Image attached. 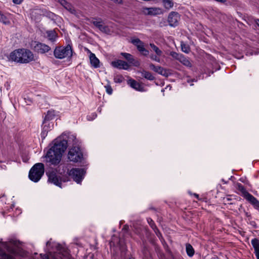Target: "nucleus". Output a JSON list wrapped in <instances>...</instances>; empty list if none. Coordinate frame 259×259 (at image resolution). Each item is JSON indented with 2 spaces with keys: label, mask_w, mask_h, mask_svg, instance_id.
<instances>
[{
  "label": "nucleus",
  "mask_w": 259,
  "mask_h": 259,
  "mask_svg": "<svg viewBox=\"0 0 259 259\" xmlns=\"http://www.w3.org/2000/svg\"><path fill=\"white\" fill-rule=\"evenodd\" d=\"M67 147V142L63 140L57 141L54 145L48 151L45 158L46 162L49 165L58 164L62 158V153Z\"/></svg>",
  "instance_id": "f257e3e1"
},
{
  "label": "nucleus",
  "mask_w": 259,
  "mask_h": 259,
  "mask_svg": "<svg viewBox=\"0 0 259 259\" xmlns=\"http://www.w3.org/2000/svg\"><path fill=\"white\" fill-rule=\"evenodd\" d=\"M9 59L17 63L24 64L34 60L32 52L29 50L25 49H17L12 52L10 54Z\"/></svg>",
  "instance_id": "f03ea898"
},
{
  "label": "nucleus",
  "mask_w": 259,
  "mask_h": 259,
  "mask_svg": "<svg viewBox=\"0 0 259 259\" xmlns=\"http://www.w3.org/2000/svg\"><path fill=\"white\" fill-rule=\"evenodd\" d=\"M44 171V164L42 163H36L30 169L29 178L32 181L37 182L43 176Z\"/></svg>",
  "instance_id": "7ed1b4c3"
},
{
  "label": "nucleus",
  "mask_w": 259,
  "mask_h": 259,
  "mask_svg": "<svg viewBox=\"0 0 259 259\" xmlns=\"http://www.w3.org/2000/svg\"><path fill=\"white\" fill-rule=\"evenodd\" d=\"M72 47L69 44L65 47H56L54 51V55L55 58L59 59L71 58L72 56Z\"/></svg>",
  "instance_id": "20e7f679"
},
{
  "label": "nucleus",
  "mask_w": 259,
  "mask_h": 259,
  "mask_svg": "<svg viewBox=\"0 0 259 259\" xmlns=\"http://www.w3.org/2000/svg\"><path fill=\"white\" fill-rule=\"evenodd\" d=\"M52 247H55L57 252L53 253L51 251H49V255L40 254L42 259H50V257L52 258L62 259V255H64L66 253V249L60 244L54 243Z\"/></svg>",
  "instance_id": "39448f33"
},
{
  "label": "nucleus",
  "mask_w": 259,
  "mask_h": 259,
  "mask_svg": "<svg viewBox=\"0 0 259 259\" xmlns=\"http://www.w3.org/2000/svg\"><path fill=\"white\" fill-rule=\"evenodd\" d=\"M85 171L83 168H73L69 170L67 169V174L68 176L65 177H70L77 183L79 184L83 180Z\"/></svg>",
  "instance_id": "423d86ee"
},
{
  "label": "nucleus",
  "mask_w": 259,
  "mask_h": 259,
  "mask_svg": "<svg viewBox=\"0 0 259 259\" xmlns=\"http://www.w3.org/2000/svg\"><path fill=\"white\" fill-rule=\"evenodd\" d=\"M68 157L71 161L80 162L83 158V154L79 147L73 146L69 150Z\"/></svg>",
  "instance_id": "0eeeda50"
},
{
  "label": "nucleus",
  "mask_w": 259,
  "mask_h": 259,
  "mask_svg": "<svg viewBox=\"0 0 259 259\" xmlns=\"http://www.w3.org/2000/svg\"><path fill=\"white\" fill-rule=\"evenodd\" d=\"M69 181H70V178L68 177L63 176L60 178L54 171L49 172L48 174V181L60 187H61L62 182H66Z\"/></svg>",
  "instance_id": "6e6552de"
},
{
  "label": "nucleus",
  "mask_w": 259,
  "mask_h": 259,
  "mask_svg": "<svg viewBox=\"0 0 259 259\" xmlns=\"http://www.w3.org/2000/svg\"><path fill=\"white\" fill-rule=\"evenodd\" d=\"M31 47L35 52L40 54H45L51 50L50 46L37 41H32Z\"/></svg>",
  "instance_id": "1a4fd4ad"
},
{
  "label": "nucleus",
  "mask_w": 259,
  "mask_h": 259,
  "mask_svg": "<svg viewBox=\"0 0 259 259\" xmlns=\"http://www.w3.org/2000/svg\"><path fill=\"white\" fill-rule=\"evenodd\" d=\"M150 51L153 52L155 53V55L153 54H150V58L156 62H160V57L161 56L162 54V52L156 46H155L153 44H150Z\"/></svg>",
  "instance_id": "9d476101"
},
{
  "label": "nucleus",
  "mask_w": 259,
  "mask_h": 259,
  "mask_svg": "<svg viewBox=\"0 0 259 259\" xmlns=\"http://www.w3.org/2000/svg\"><path fill=\"white\" fill-rule=\"evenodd\" d=\"M120 54L127 61L128 64L130 65V66H138L140 65V63L138 60L136 59L131 54L126 53H121Z\"/></svg>",
  "instance_id": "9b49d317"
},
{
  "label": "nucleus",
  "mask_w": 259,
  "mask_h": 259,
  "mask_svg": "<svg viewBox=\"0 0 259 259\" xmlns=\"http://www.w3.org/2000/svg\"><path fill=\"white\" fill-rule=\"evenodd\" d=\"M111 64L114 67L119 69L127 70L130 67L128 63L121 60L112 61Z\"/></svg>",
  "instance_id": "f8f14e48"
},
{
  "label": "nucleus",
  "mask_w": 259,
  "mask_h": 259,
  "mask_svg": "<svg viewBox=\"0 0 259 259\" xmlns=\"http://www.w3.org/2000/svg\"><path fill=\"white\" fill-rule=\"evenodd\" d=\"M58 2L72 15H76L77 13L74 7L66 0H58Z\"/></svg>",
  "instance_id": "ddd939ff"
},
{
  "label": "nucleus",
  "mask_w": 259,
  "mask_h": 259,
  "mask_svg": "<svg viewBox=\"0 0 259 259\" xmlns=\"http://www.w3.org/2000/svg\"><path fill=\"white\" fill-rule=\"evenodd\" d=\"M149 67L151 70L163 76H168L169 75L168 71L160 66H155L151 64L149 65Z\"/></svg>",
  "instance_id": "4468645a"
},
{
  "label": "nucleus",
  "mask_w": 259,
  "mask_h": 259,
  "mask_svg": "<svg viewBox=\"0 0 259 259\" xmlns=\"http://www.w3.org/2000/svg\"><path fill=\"white\" fill-rule=\"evenodd\" d=\"M32 15L35 16H52L53 13L48 12L46 9H35L32 10Z\"/></svg>",
  "instance_id": "2eb2a0df"
},
{
  "label": "nucleus",
  "mask_w": 259,
  "mask_h": 259,
  "mask_svg": "<svg viewBox=\"0 0 259 259\" xmlns=\"http://www.w3.org/2000/svg\"><path fill=\"white\" fill-rule=\"evenodd\" d=\"M11 245H17V241L15 240H11L9 242H3L2 243V246L7 251L10 252H13L14 250Z\"/></svg>",
  "instance_id": "dca6fc26"
},
{
  "label": "nucleus",
  "mask_w": 259,
  "mask_h": 259,
  "mask_svg": "<svg viewBox=\"0 0 259 259\" xmlns=\"http://www.w3.org/2000/svg\"><path fill=\"white\" fill-rule=\"evenodd\" d=\"M244 198L249 201L255 208H259V201L253 195L250 193H247L246 196H245Z\"/></svg>",
  "instance_id": "f3484780"
},
{
  "label": "nucleus",
  "mask_w": 259,
  "mask_h": 259,
  "mask_svg": "<svg viewBox=\"0 0 259 259\" xmlns=\"http://www.w3.org/2000/svg\"><path fill=\"white\" fill-rule=\"evenodd\" d=\"M162 14V10L159 8L151 7L147 8V15H157Z\"/></svg>",
  "instance_id": "a211bd4d"
},
{
  "label": "nucleus",
  "mask_w": 259,
  "mask_h": 259,
  "mask_svg": "<svg viewBox=\"0 0 259 259\" xmlns=\"http://www.w3.org/2000/svg\"><path fill=\"white\" fill-rule=\"evenodd\" d=\"M90 60L92 66L95 68L100 67V61L93 53L90 55Z\"/></svg>",
  "instance_id": "6ab92c4d"
},
{
  "label": "nucleus",
  "mask_w": 259,
  "mask_h": 259,
  "mask_svg": "<svg viewBox=\"0 0 259 259\" xmlns=\"http://www.w3.org/2000/svg\"><path fill=\"white\" fill-rule=\"evenodd\" d=\"M46 34V37L52 42H55L58 38V34L54 30L47 31Z\"/></svg>",
  "instance_id": "aec40b11"
},
{
  "label": "nucleus",
  "mask_w": 259,
  "mask_h": 259,
  "mask_svg": "<svg viewBox=\"0 0 259 259\" xmlns=\"http://www.w3.org/2000/svg\"><path fill=\"white\" fill-rule=\"evenodd\" d=\"M127 83L132 88L137 91H140L143 90V87L141 85V84L134 79H129L127 81Z\"/></svg>",
  "instance_id": "412c9836"
},
{
  "label": "nucleus",
  "mask_w": 259,
  "mask_h": 259,
  "mask_svg": "<svg viewBox=\"0 0 259 259\" xmlns=\"http://www.w3.org/2000/svg\"><path fill=\"white\" fill-rule=\"evenodd\" d=\"M251 244L254 249V253L257 259H259V240L254 238L251 240Z\"/></svg>",
  "instance_id": "4be33fe9"
},
{
  "label": "nucleus",
  "mask_w": 259,
  "mask_h": 259,
  "mask_svg": "<svg viewBox=\"0 0 259 259\" xmlns=\"http://www.w3.org/2000/svg\"><path fill=\"white\" fill-rule=\"evenodd\" d=\"M132 42L137 46L138 50L140 52H142L145 51L143 43L139 38L133 39Z\"/></svg>",
  "instance_id": "5701e85b"
},
{
  "label": "nucleus",
  "mask_w": 259,
  "mask_h": 259,
  "mask_svg": "<svg viewBox=\"0 0 259 259\" xmlns=\"http://www.w3.org/2000/svg\"><path fill=\"white\" fill-rule=\"evenodd\" d=\"M167 24L165 25H168L171 27H175L178 24V20L177 17H167Z\"/></svg>",
  "instance_id": "b1692460"
},
{
  "label": "nucleus",
  "mask_w": 259,
  "mask_h": 259,
  "mask_svg": "<svg viewBox=\"0 0 259 259\" xmlns=\"http://www.w3.org/2000/svg\"><path fill=\"white\" fill-rule=\"evenodd\" d=\"M147 222L149 224V225L150 226L151 228L153 230V231L156 233L157 236L159 237L160 236V233L159 232V231L158 230L153 221L152 219L149 218V219H147Z\"/></svg>",
  "instance_id": "393cba45"
},
{
  "label": "nucleus",
  "mask_w": 259,
  "mask_h": 259,
  "mask_svg": "<svg viewBox=\"0 0 259 259\" xmlns=\"http://www.w3.org/2000/svg\"><path fill=\"white\" fill-rule=\"evenodd\" d=\"M179 61H180L182 64L186 67H191L192 66L191 63L189 60L183 55H182V57L179 58Z\"/></svg>",
  "instance_id": "a878e982"
},
{
  "label": "nucleus",
  "mask_w": 259,
  "mask_h": 259,
  "mask_svg": "<svg viewBox=\"0 0 259 259\" xmlns=\"http://www.w3.org/2000/svg\"><path fill=\"white\" fill-rule=\"evenodd\" d=\"M186 250L187 252V255L192 257L193 256L194 254V250L192 247V246L190 244H187L186 246Z\"/></svg>",
  "instance_id": "bb28decb"
},
{
  "label": "nucleus",
  "mask_w": 259,
  "mask_h": 259,
  "mask_svg": "<svg viewBox=\"0 0 259 259\" xmlns=\"http://www.w3.org/2000/svg\"><path fill=\"white\" fill-rule=\"evenodd\" d=\"M55 116V113L54 111H48L47 114L46 115L43 123H45L47 120H50L53 119Z\"/></svg>",
  "instance_id": "cd10ccee"
},
{
  "label": "nucleus",
  "mask_w": 259,
  "mask_h": 259,
  "mask_svg": "<svg viewBox=\"0 0 259 259\" xmlns=\"http://www.w3.org/2000/svg\"><path fill=\"white\" fill-rule=\"evenodd\" d=\"M0 259H15V257L10 254L6 253L5 252L0 251Z\"/></svg>",
  "instance_id": "c85d7f7f"
},
{
  "label": "nucleus",
  "mask_w": 259,
  "mask_h": 259,
  "mask_svg": "<svg viewBox=\"0 0 259 259\" xmlns=\"http://www.w3.org/2000/svg\"><path fill=\"white\" fill-rule=\"evenodd\" d=\"M162 1L166 9H169L173 7L174 3L172 0H162Z\"/></svg>",
  "instance_id": "c756f323"
},
{
  "label": "nucleus",
  "mask_w": 259,
  "mask_h": 259,
  "mask_svg": "<svg viewBox=\"0 0 259 259\" xmlns=\"http://www.w3.org/2000/svg\"><path fill=\"white\" fill-rule=\"evenodd\" d=\"M98 29L102 32L107 33L109 31L108 27L104 25L103 22H101L100 25H99Z\"/></svg>",
  "instance_id": "7c9ffc66"
},
{
  "label": "nucleus",
  "mask_w": 259,
  "mask_h": 259,
  "mask_svg": "<svg viewBox=\"0 0 259 259\" xmlns=\"http://www.w3.org/2000/svg\"><path fill=\"white\" fill-rule=\"evenodd\" d=\"M238 189L243 195L244 197L246 196L247 193H249L245 189L244 187L241 184H237Z\"/></svg>",
  "instance_id": "2f4dec72"
},
{
  "label": "nucleus",
  "mask_w": 259,
  "mask_h": 259,
  "mask_svg": "<svg viewBox=\"0 0 259 259\" xmlns=\"http://www.w3.org/2000/svg\"><path fill=\"white\" fill-rule=\"evenodd\" d=\"M181 49L186 53H188L190 51L189 47L183 42L181 43Z\"/></svg>",
  "instance_id": "473e14b6"
},
{
  "label": "nucleus",
  "mask_w": 259,
  "mask_h": 259,
  "mask_svg": "<svg viewBox=\"0 0 259 259\" xmlns=\"http://www.w3.org/2000/svg\"><path fill=\"white\" fill-rule=\"evenodd\" d=\"M0 22L5 25H10L11 23L9 17H0Z\"/></svg>",
  "instance_id": "72a5a7b5"
},
{
  "label": "nucleus",
  "mask_w": 259,
  "mask_h": 259,
  "mask_svg": "<svg viewBox=\"0 0 259 259\" xmlns=\"http://www.w3.org/2000/svg\"><path fill=\"white\" fill-rule=\"evenodd\" d=\"M59 172L60 174L62 175L63 173H65L66 169H67V167L64 164H61L58 167Z\"/></svg>",
  "instance_id": "f704fd0d"
},
{
  "label": "nucleus",
  "mask_w": 259,
  "mask_h": 259,
  "mask_svg": "<svg viewBox=\"0 0 259 259\" xmlns=\"http://www.w3.org/2000/svg\"><path fill=\"white\" fill-rule=\"evenodd\" d=\"M170 55L176 60L179 61V58H180L183 55L178 54L176 52H172L170 53Z\"/></svg>",
  "instance_id": "c9c22d12"
},
{
  "label": "nucleus",
  "mask_w": 259,
  "mask_h": 259,
  "mask_svg": "<svg viewBox=\"0 0 259 259\" xmlns=\"http://www.w3.org/2000/svg\"><path fill=\"white\" fill-rule=\"evenodd\" d=\"M123 78L121 76L117 75L114 77V81L116 83H121L122 82Z\"/></svg>",
  "instance_id": "e433bc0d"
},
{
  "label": "nucleus",
  "mask_w": 259,
  "mask_h": 259,
  "mask_svg": "<svg viewBox=\"0 0 259 259\" xmlns=\"http://www.w3.org/2000/svg\"><path fill=\"white\" fill-rule=\"evenodd\" d=\"M105 88L106 89V92L109 94L111 95L112 93V89L111 87L109 85H107L105 86Z\"/></svg>",
  "instance_id": "4c0bfd02"
},
{
  "label": "nucleus",
  "mask_w": 259,
  "mask_h": 259,
  "mask_svg": "<svg viewBox=\"0 0 259 259\" xmlns=\"http://www.w3.org/2000/svg\"><path fill=\"white\" fill-rule=\"evenodd\" d=\"M102 21H97L96 20H94L92 21L93 24L98 28L99 25H100Z\"/></svg>",
  "instance_id": "58836bf2"
},
{
  "label": "nucleus",
  "mask_w": 259,
  "mask_h": 259,
  "mask_svg": "<svg viewBox=\"0 0 259 259\" xmlns=\"http://www.w3.org/2000/svg\"><path fill=\"white\" fill-rule=\"evenodd\" d=\"M154 77L150 73L147 72V79L153 80Z\"/></svg>",
  "instance_id": "ea45409f"
},
{
  "label": "nucleus",
  "mask_w": 259,
  "mask_h": 259,
  "mask_svg": "<svg viewBox=\"0 0 259 259\" xmlns=\"http://www.w3.org/2000/svg\"><path fill=\"white\" fill-rule=\"evenodd\" d=\"M46 131H47V130L45 129V126H44L43 127L42 131L41 133V137H43L44 138H45V137L47 135Z\"/></svg>",
  "instance_id": "a19ab883"
},
{
  "label": "nucleus",
  "mask_w": 259,
  "mask_h": 259,
  "mask_svg": "<svg viewBox=\"0 0 259 259\" xmlns=\"http://www.w3.org/2000/svg\"><path fill=\"white\" fill-rule=\"evenodd\" d=\"M177 15L180 16L177 12H171L168 16H177Z\"/></svg>",
  "instance_id": "79ce46f5"
},
{
  "label": "nucleus",
  "mask_w": 259,
  "mask_h": 259,
  "mask_svg": "<svg viewBox=\"0 0 259 259\" xmlns=\"http://www.w3.org/2000/svg\"><path fill=\"white\" fill-rule=\"evenodd\" d=\"M24 100L27 105H30L32 103V100L30 98H25Z\"/></svg>",
  "instance_id": "37998d69"
},
{
  "label": "nucleus",
  "mask_w": 259,
  "mask_h": 259,
  "mask_svg": "<svg viewBox=\"0 0 259 259\" xmlns=\"http://www.w3.org/2000/svg\"><path fill=\"white\" fill-rule=\"evenodd\" d=\"M23 0H13V2L17 5L20 4Z\"/></svg>",
  "instance_id": "c03bdc74"
},
{
  "label": "nucleus",
  "mask_w": 259,
  "mask_h": 259,
  "mask_svg": "<svg viewBox=\"0 0 259 259\" xmlns=\"http://www.w3.org/2000/svg\"><path fill=\"white\" fill-rule=\"evenodd\" d=\"M196 82L197 81V79H187V82L190 83V85H192L193 84L191 83L192 82Z\"/></svg>",
  "instance_id": "a18cd8bd"
},
{
  "label": "nucleus",
  "mask_w": 259,
  "mask_h": 259,
  "mask_svg": "<svg viewBox=\"0 0 259 259\" xmlns=\"http://www.w3.org/2000/svg\"><path fill=\"white\" fill-rule=\"evenodd\" d=\"M128 229V226L126 225H124L122 229V230H124V231H127Z\"/></svg>",
  "instance_id": "49530a36"
},
{
  "label": "nucleus",
  "mask_w": 259,
  "mask_h": 259,
  "mask_svg": "<svg viewBox=\"0 0 259 259\" xmlns=\"http://www.w3.org/2000/svg\"><path fill=\"white\" fill-rule=\"evenodd\" d=\"M51 240H49V241L47 242V243H46L47 246H51Z\"/></svg>",
  "instance_id": "de8ad7c7"
},
{
  "label": "nucleus",
  "mask_w": 259,
  "mask_h": 259,
  "mask_svg": "<svg viewBox=\"0 0 259 259\" xmlns=\"http://www.w3.org/2000/svg\"><path fill=\"white\" fill-rule=\"evenodd\" d=\"M96 116H97V115L95 113H94L93 115V118L91 119L92 120V119L95 118Z\"/></svg>",
  "instance_id": "09e8293b"
},
{
  "label": "nucleus",
  "mask_w": 259,
  "mask_h": 259,
  "mask_svg": "<svg viewBox=\"0 0 259 259\" xmlns=\"http://www.w3.org/2000/svg\"><path fill=\"white\" fill-rule=\"evenodd\" d=\"M255 22L256 24L259 26V19H256Z\"/></svg>",
  "instance_id": "8fccbe9b"
},
{
  "label": "nucleus",
  "mask_w": 259,
  "mask_h": 259,
  "mask_svg": "<svg viewBox=\"0 0 259 259\" xmlns=\"http://www.w3.org/2000/svg\"><path fill=\"white\" fill-rule=\"evenodd\" d=\"M194 196L196 197V198H198V195L197 194H194Z\"/></svg>",
  "instance_id": "3c124183"
},
{
  "label": "nucleus",
  "mask_w": 259,
  "mask_h": 259,
  "mask_svg": "<svg viewBox=\"0 0 259 259\" xmlns=\"http://www.w3.org/2000/svg\"><path fill=\"white\" fill-rule=\"evenodd\" d=\"M87 52L90 53V55L91 54V53H92L89 49H87Z\"/></svg>",
  "instance_id": "603ef678"
},
{
  "label": "nucleus",
  "mask_w": 259,
  "mask_h": 259,
  "mask_svg": "<svg viewBox=\"0 0 259 259\" xmlns=\"http://www.w3.org/2000/svg\"><path fill=\"white\" fill-rule=\"evenodd\" d=\"M0 16H3V15L1 13V12L0 11Z\"/></svg>",
  "instance_id": "864d4df0"
},
{
  "label": "nucleus",
  "mask_w": 259,
  "mask_h": 259,
  "mask_svg": "<svg viewBox=\"0 0 259 259\" xmlns=\"http://www.w3.org/2000/svg\"><path fill=\"white\" fill-rule=\"evenodd\" d=\"M88 120H90L89 116L88 117Z\"/></svg>",
  "instance_id": "5fc2aeb1"
}]
</instances>
